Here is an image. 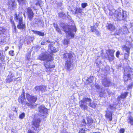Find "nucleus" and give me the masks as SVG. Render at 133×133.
Listing matches in <instances>:
<instances>
[{
    "instance_id": "f257e3e1",
    "label": "nucleus",
    "mask_w": 133,
    "mask_h": 133,
    "mask_svg": "<svg viewBox=\"0 0 133 133\" xmlns=\"http://www.w3.org/2000/svg\"><path fill=\"white\" fill-rule=\"evenodd\" d=\"M38 58L41 60L45 61L44 63V65L46 68L45 71L47 72H51L55 67L54 63L52 61V56L49 52L43 51L39 55Z\"/></svg>"
},
{
    "instance_id": "f03ea898",
    "label": "nucleus",
    "mask_w": 133,
    "mask_h": 133,
    "mask_svg": "<svg viewBox=\"0 0 133 133\" xmlns=\"http://www.w3.org/2000/svg\"><path fill=\"white\" fill-rule=\"evenodd\" d=\"M67 18L68 19V25H66L64 23L61 22L60 23V26L62 28L63 30L67 35H68L73 38L74 37L77 29L74 22L70 18V16L68 15Z\"/></svg>"
},
{
    "instance_id": "7ed1b4c3",
    "label": "nucleus",
    "mask_w": 133,
    "mask_h": 133,
    "mask_svg": "<svg viewBox=\"0 0 133 133\" xmlns=\"http://www.w3.org/2000/svg\"><path fill=\"white\" fill-rule=\"evenodd\" d=\"M127 16L126 11H124L122 9H118L115 11L114 17L116 20L120 21L124 20Z\"/></svg>"
},
{
    "instance_id": "20e7f679",
    "label": "nucleus",
    "mask_w": 133,
    "mask_h": 133,
    "mask_svg": "<svg viewBox=\"0 0 133 133\" xmlns=\"http://www.w3.org/2000/svg\"><path fill=\"white\" fill-rule=\"evenodd\" d=\"M115 107V105L110 104L109 105L108 107L107 108L105 116L106 118L110 121L112 119V112L116 109Z\"/></svg>"
},
{
    "instance_id": "39448f33",
    "label": "nucleus",
    "mask_w": 133,
    "mask_h": 133,
    "mask_svg": "<svg viewBox=\"0 0 133 133\" xmlns=\"http://www.w3.org/2000/svg\"><path fill=\"white\" fill-rule=\"evenodd\" d=\"M131 75H133L132 69L129 66L125 68L123 78L125 82L127 81L128 80L130 79Z\"/></svg>"
},
{
    "instance_id": "423d86ee",
    "label": "nucleus",
    "mask_w": 133,
    "mask_h": 133,
    "mask_svg": "<svg viewBox=\"0 0 133 133\" xmlns=\"http://www.w3.org/2000/svg\"><path fill=\"white\" fill-rule=\"evenodd\" d=\"M38 109L39 113V115L41 117L42 116L43 118H46L47 116L48 109L43 105H40L38 107Z\"/></svg>"
},
{
    "instance_id": "0eeeda50",
    "label": "nucleus",
    "mask_w": 133,
    "mask_h": 133,
    "mask_svg": "<svg viewBox=\"0 0 133 133\" xmlns=\"http://www.w3.org/2000/svg\"><path fill=\"white\" fill-rule=\"evenodd\" d=\"M23 91V93L18 98V101L19 103H21L22 104L29 107L31 104L30 103L27 102L26 101V99L25 96V93Z\"/></svg>"
},
{
    "instance_id": "6e6552de",
    "label": "nucleus",
    "mask_w": 133,
    "mask_h": 133,
    "mask_svg": "<svg viewBox=\"0 0 133 133\" xmlns=\"http://www.w3.org/2000/svg\"><path fill=\"white\" fill-rule=\"evenodd\" d=\"M85 98H83V100L80 101L79 102V105L81 109L83 110H87L88 109V107L87 105V102L84 101Z\"/></svg>"
},
{
    "instance_id": "1a4fd4ad",
    "label": "nucleus",
    "mask_w": 133,
    "mask_h": 133,
    "mask_svg": "<svg viewBox=\"0 0 133 133\" xmlns=\"http://www.w3.org/2000/svg\"><path fill=\"white\" fill-rule=\"evenodd\" d=\"M26 98L29 102L32 103H35L37 98L36 96H31L28 94H26Z\"/></svg>"
},
{
    "instance_id": "9d476101",
    "label": "nucleus",
    "mask_w": 133,
    "mask_h": 133,
    "mask_svg": "<svg viewBox=\"0 0 133 133\" xmlns=\"http://www.w3.org/2000/svg\"><path fill=\"white\" fill-rule=\"evenodd\" d=\"M47 87L45 86L41 85L40 86H36L34 88L35 90L37 92H39L40 91L43 92L46 91Z\"/></svg>"
},
{
    "instance_id": "9b49d317",
    "label": "nucleus",
    "mask_w": 133,
    "mask_h": 133,
    "mask_svg": "<svg viewBox=\"0 0 133 133\" xmlns=\"http://www.w3.org/2000/svg\"><path fill=\"white\" fill-rule=\"evenodd\" d=\"M40 122V118L35 117H34L32 121L33 125L36 128V129H35V128H34V129H36L38 128Z\"/></svg>"
},
{
    "instance_id": "f8f14e48",
    "label": "nucleus",
    "mask_w": 133,
    "mask_h": 133,
    "mask_svg": "<svg viewBox=\"0 0 133 133\" xmlns=\"http://www.w3.org/2000/svg\"><path fill=\"white\" fill-rule=\"evenodd\" d=\"M128 32V30L126 26H124L121 28L119 30H117L116 33L117 35L120 34L127 33Z\"/></svg>"
},
{
    "instance_id": "ddd939ff",
    "label": "nucleus",
    "mask_w": 133,
    "mask_h": 133,
    "mask_svg": "<svg viewBox=\"0 0 133 133\" xmlns=\"http://www.w3.org/2000/svg\"><path fill=\"white\" fill-rule=\"evenodd\" d=\"M84 101L87 102H89V103H87V104L89 106L93 108H95L97 105L96 103H95L92 102V99L89 98H85Z\"/></svg>"
},
{
    "instance_id": "4468645a",
    "label": "nucleus",
    "mask_w": 133,
    "mask_h": 133,
    "mask_svg": "<svg viewBox=\"0 0 133 133\" xmlns=\"http://www.w3.org/2000/svg\"><path fill=\"white\" fill-rule=\"evenodd\" d=\"M26 11L28 17L30 21H31L33 19L34 14L32 9L30 7L27 8Z\"/></svg>"
},
{
    "instance_id": "2eb2a0df",
    "label": "nucleus",
    "mask_w": 133,
    "mask_h": 133,
    "mask_svg": "<svg viewBox=\"0 0 133 133\" xmlns=\"http://www.w3.org/2000/svg\"><path fill=\"white\" fill-rule=\"evenodd\" d=\"M72 57V54L71 53H67L63 54V59L66 61L68 60L71 61Z\"/></svg>"
},
{
    "instance_id": "dca6fc26",
    "label": "nucleus",
    "mask_w": 133,
    "mask_h": 133,
    "mask_svg": "<svg viewBox=\"0 0 133 133\" xmlns=\"http://www.w3.org/2000/svg\"><path fill=\"white\" fill-rule=\"evenodd\" d=\"M54 44V42H52L50 43L48 46L49 48L50 49L51 52L52 53H55L57 52L58 50V48H55L53 46Z\"/></svg>"
},
{
    "instance_id": "f3484780",
    "label": "nucleus",
    "mask_w": 133,
    "mask_h": 133,
    "mask_svg": "<svg viewBox=\"0 0 133 133\" xmlns=\"http://www.w3.org/2000/svg\"><path fill=\"white\" fill-rule=\"evenodd\" d=\"M17 27L18 28L21 30H24L26 28V25L25 23L23 22V21L18 23Z\"/></svg>"
},
{
    "instance_id": "a211bd4d",
    "label": "nucleus",
    "mask_w": 133,
    "mask_h": 133,
    "mask_svg": "<svg viewBox=\"0 0 133 133\" xmlns=\"http://www.w3.org/2000/svg\"><path fill=\"white\" fill-rule=\"evenodd\" d=\"M102 84L105 87H108L110 85V82L108 79L105 78L102 81Z\"/></svg>"
},
{
    "instance_id": "6ab92c4d",
    "label": "nucleus",
    "mask_w": 133,
    "mask_h": 133,
    "mask_svg": "<svg viewBox=\"0 0 133 133\" xmlns=\"http://www.w3.org/2000/svg\"><path fill=\"white\" fill-rule=\"evenodd\" d=\"M15 16V20L18 23L23 21V17L21 14H19L18 15L16 14Z\"/></svg>"
},
{
    "instance_id": "aec40b11",
    "label": "nucleus",
    "mask_w": 133,
    "mask_h": 133,
    "mask_svg": "<svg viewBox=\"0 0 133 133\" xmlns=\"http://www.w3.org/2000/svg\"><path fill=\"white\" fill-rule=\"evenodd\" d=\"M128 92H125L124 93L122 94L120 96H118L117 100L118 101H120L121 99L125 98L128 96Z\"/></svg>"
},
{
    "instance_id": "412c9836",
    "label": "nucleus",
    "mask_w": 133,
    "mask_h": 133,
    "mask_svg": "<svg viewBox=\"0 0 133 133\" xmlns=\"http://www.w3.org/2000/svg\"><path fill=\"white\" fill-rule=\"evenodd\" d=\"M115 50L114 49L109 50V59L110 60H112L114 58V54Z\"/></svg>"
},
{
    "instance_id": "4be33fe9",
    "label": "nucleus",
    "mask_w": 133,
    "mask_h": 133,
    "mask_svg": "<svg viewBox=\"0 0 133 133\" xmlns=\"http://www.w3.org/2000/svg\"><path fill=\"white\" fill-rule=\"evenodd\" d=\"M35 23L39 26L43 27L44 26V22L42 20L37 19L35 21Z\"/></svg>"
},
{
    "instance_id": "5701e85b",
    "label": "nucleus",
    "mask_w": 133,
    "mask_h": 133,
    "mask_svg": "<svg viewBox=\"0 0 133 133\" xmlns=\"http://www.w3.org/2000/svg\"><path fill=\"white\" fill-rule=\"evenodd\" d=\"M71 64V61H66L65 66L66 68L69 71L71 70L70 68Z\"/></svg>"
},
{
    "instance_id": "b1692460",
    "label": "nucleus",
    "mask_w": 133,
    "mask_h": 133,
    "mask_svg": "<svg viewBox=\"0 0 133 133\" xmlns=\"http://www.w3.org/2000/svg\"><path fill=\"white\" fill-rule=\"evenodd\" d=\"M9 7L10 8L11 10H13L15 8L16 5V3L14 1L9 2Z\"/></svg>"
},
{
    "instance_id": "393cba45",
    "label": "nucleus",
    "mask_w": 133,
    "mask_h": 133,
    "mask_svg": "<svg viewBox=\"0 0 133 133\" xmlns=\"http://www.w3.org/2000/svg\"><path fill=\"white\" fill-rule=\"evenodd\" d=\"M34 34L37 35L41 36H44L45 34L44 32H42L39 31H35L34 30H32Z\"/></svg>"
},
{
    "instance_id": "a878e982",
    "label": "nucleus",
    "mask_w": 133,
    "mask_h": 133,
    "mask_svg": "<svg viewBox=\"0 0 133 133\" xmlns=\"http://www.w3.org/2000/svg\"><path fill=\"white\" fill-rule=\"evenodd\" d=\"M13 79V76L12 74L8 75L6 79V83H10L12 82Z\"/></svg>"
},
{
    "instance_id": "bb28decb",
    "label": "nucleus",
    "mask_w": 133,
    "mask_h": 133,
    "mask_svg": "<svg viewBox=\"0 0 133 133\" xmlns=\"http://www.w3.org/2000/svg\"><path fill=\"white\" fill-rule=\"evenodd\" d=\"M95 87L97 89L100 90V91H99V92L100 93L99 94L100 96L101 97L103 96V93L101 92V91L103 92H104V90H103L102 88H101V86L99 85L98 84H96L95 85Z\"/></svg>"
},
{
    "instance_id": "cd10ccee",
    "label": "nucleus",
    "mask_w": 133,
    "mask_h": 133,
    "mask_svg": "<svg viewBox=\"0 0 133 133\" xmlns=\"http://www.w3.org/2000/svg\"><path fill=\"white\" fill-rule=\"evenodd\" d=\"M51 42L49 39H43L41 42V45H45L47 44L48 43H50Z\"/></svg>"
},
{
    "instance_id": "c85d7f7f",
    "label": "nucleus",
    "mask_w": 133,
    "mask_h": 133,
    "mask_svg": "<svg viewBox=\"0 0 133 133\" xmlns=\"http://www.w3.org/2000/svg\"><path fill=\"white\" fill-rule=\"evenodd\" d=\"M101 92L103 93V96L106 94V92L108 93L109 96H110L113 94V93L111 92L108 89H106L104 90V92L101 91Z\"/></svg>"
},
{
    "instance_id": "c756f323",
    "label": "nucleus",
    "mask_w": 133,
    "mask_h": 133,
    "mask_svg": "<svg viewBox=\"0 0 133 133\" xmlns=\"http://www.w3.org/2000/svg\"><path fill=\"white\" fill-rule=\"evenodd\" d=\"M108 25L107 26V28L110 30V31H112L114 30L115 29V27L113 24H108Z\"/></svg>"
},
{
    "instance_id": "7c9ffc66",
    "label": "nucleus",
    "mask_w": 133,
    "mask_h": 133,
    "mask_svg": "<svg viewBox=\"0 0 133 133\" xmlns=\"http://www.w3.org/2000/svg\"><path fill=\"white\" fill-rule=\"evenodd\" d=\"M127 121L128 123L133 125V118L132 116H130L129 117Z\"/></svg>"
},
{
    "instance_id": "2f4dec72",
    "label": "nucleus",
    "mask_w": 133,
    "mask_h": 133,
    "mask_svg": "<svg viewBox=\"0 0 133 133\" xmlns=\"http://www.w3.org/2000/svg\"><path fill=\"white\" fill-rule=\"evenodd\" d=\"M19 4L20 5H23L26 4V0H17Z\"/></svg>"
},
{
    "instance_id": "473e14b6",
    "label": "nucleus",
    "mask_w": 133,
    "mask_h": 133,
    "mask_svg": "<svg viewBox=\"0 0 133 133\" xmlns=\"http://www.w3.org/2000/svg\"><path fill=\"white\" fill-rule=\"evenodd\" d=\"M59 17L63 19H64L66 17V15L64 13L62 12H60L59 13Z\"/></svg>"
},
{
    "instance_id": "72a5a7b5",
    "label": "nucleus",
    "mask_w": 133,
    "mask_h": 133,
    "mask_svg": "<svg viewBox=\"0 0 133 133\" xmlns=\"http://www.w3.org/2000/svg\"><path fill=\"white\" fill-rule=\"evenodd\" d=\"M87 122L89 125H91L93 122L92 119L91 118L88 117L87 118Z\"/></svg>"
},
{
    "instance_id": "f704fd0d",
    "label": "nucleus",
    "mask_w": 133,
    "mask_h": 133,
    "mask_svg": "<svg viewBox=\"0 0 133 133\" xmlns=\"http://www.w3.org/2000/svg\"><path fill=\"white\" fill-rule=\"evenodd\" d=\"M122 48L123 50H125L127 52H130V49L125 45H123L122 46Z\"/></svg>"
},
{
    "instance_id": "c9c22d12",
    "label": "nucleus",
    "mask_w": 133,
    "mask_h": 133,
    "mask_svg": "<svg viewBox=\"0 0 133 133\" xmlns=\"http://www.w3.org/2000/svg\"><path fill=\"white\" fill-rule=\"evenodd\" d=\"M27 38L28 40V41L27 42V44H29L28 42L29 41L30 42H32L33 41L34 39V37L28 36Z\"/></svg>"
},
{
    "instance_id": "e433bc0d",
    "label": "nucleus",
    "mask_w": 133,
    "mask_h": 133,
    "mask_svg": "<svg viewBox=\"0 0 133 133\" xmlns=\"http://www.w3.org/2000/svg\"><path fill=\"white\" fill-rule=\"evenodd\" d=\"M94 79V77L93 76H90L88 78L87 81L89 83H91L92 82Z\"/></svg>"
},
{
    "instance_id": "4c0bfd02",
    "label": "nucleus",
    "mask_w": 133,
    "mask_h": 133,
    "mask_svg": "<svg viewBox=\"0 0 133 133\" xmlns=\"http://www.w3.org/2000/svg\"><path fill=\"white\" fill-rule=\"evenodd\" d=\"M5 31V30L4 28L0 26V34L4 33Z\"/></svg>"
},
{
    "instance_id": "58836bf2",
    "label": "nucleus",
    "mask_w": 133,
    "mask_h": 133,
    "mask_svg": "<svg viewBox=\"0 0 133 133\" xmlns=\"http://www.w3.org/2000/svg\"><path fill=\"white\" fill-rule=\"evenodd\" d=\"M69 42V41L68 40L64 39L63 41V43L64 45H68Z\"/></svg>"
},
{
    "instance_id": "ea45409f",
    "label": "nucleus",
    "mask_w": 133,
    "mask_h": 133,
    "mask_svg": "<svg viewBox=\"0 0 133 133\" xmlns=\"http://www.w3.org/2000/svg\"><path fill=\"white\" fill-rule=\"evenodd\" d=\"M25 114L23 112L19 115V117L21 119H23L25 116Z\"/></svg>"
},
{
    "instance_id": "a19ab883",
    "label": "nucleus",
    "mask_w": 133,
    "mask_h": 133,
    "mask_svg": "<svg viewBox=\"0 0 133 133\" xmlns=\"http://www.w3.org/2000/svg\"><path fill=\"white\" fill-rule=\"evenodd\" d=\"M130 54V52H127V53H125L124 54V58L125 59H128V56Z\"/></svg>"
},
{
    "instance_id": "79ce46f5",
    "label": "nucleus",
    "mask_w": 133,
    "mask_h": 133,
    "mask_svg": "<svg viewBox=\"0 0 133 133\" xmlns=\"http://www.w3.org/2000/svg\"><path fill=\"white\" fill-rule=\"evenodd\" d=\"M91 29L90 30L92 32H94L95 30H96V26L95 25H94V26H91Z\"/></svg>"
},
{
    "instance_id": "37998d69",
    "label": "nucleus",
    "mask_w": 133,
    "mask_h": 133,
    "mask_svg": "<svg viewBox=\"0 0 133 133\" xmlns=\"http://www.w3.org/2000/svg\"><path fill=\"white\" fill-rule=\"evenodd\" d=\"M81 7L83 8H84L88 6V4L87 3H82L81 4Z\"/></svg>"
},
{
    "instance_id": "c03bdc74",
    "label": "nucleus",
    "mask_w": 133,
    "mask_h": 133,
    "mask_svg": "<svg viewBox=\"0 0 133 133\" xmlns=\"http://www.w3.org/2000/svg\"><path fill=\"white\" fill-rule=\"evenodd\" d=\"M76 11H77L78 13H81L82 12V9L79 8H77L76 9Z\"/></svg>"
},
{
    "instance_id": "a18cd8bd",
    "label": "nucleus",
    "mask_w": 133,
    "mask_h": 133,
    "mask_svg": "<svg viewBox=\"0 0 133 133\" xmlns=\"http://www.w3.org/2000/svg\"><path fill=\"white\" fill-rule=\"evenodd\" d=\"M42 3V2L41 1H37V2L36 3L35 5L36 6H39L40 7H41V3Z\"/></svg>"
},
{
    "instance_id": "49530a36",
    "label": "nucleus",
    "mask_w": 133,
    "mask_h": 133,
    "mask_svg": "<svg viewBox=\"0 0 133 133\" xmlns=\"http://www.w3.org/2000/svg\"><path fill=\"white\" fill-rule=\"evenodd\" d=\"M129 25L130 26V29L132 30L133 29V23H130Z\"/></svg>"
},
{
    "instance_id": "de8ad7c7",
    "label": "nucleus",
    "mask_w": 133,
    "mask_h": 133,
    "mask_svg": "<svg viewBox=\"0 0 133 133\" xmlns=\"http://www.w3.org/2000/svg\"><path fill=\"white\" fill-rule=\"evenodd\" d=\"M9 116L10 119L12 120H13L14 119V118L12 114H10L9 115Z\"/></svg>"
},
{
    "instance_id": "09e8293b",
    "label": "nucleus",
    "mask_w": 133,
    "mask_h": 133,
    "mask_svg": "<svg viewBox=\"0 0 133 133\" xmlns=\"http://www.w3.org/2000/svg\"><path fill=\"white\" fill-rule=\"evenodd\" d=\"M79 133H85V129H82L80 130Z\"/></svg>"
},
{
    "instance_id": "8fccbe9b",
    "label": "nucleus",
    "mask_w": 133,
    "mask_h": 133,
    "mask_svg": "<svg viewBox=\"0 0 133 133\" xmlns=\"http://www.w3.org/2000/svg\"><path fill=\"white\" fill-rule=\"evenodd\" d=\"M14 52L13 50H11L9 51V54L11 56H13L14 55Z\"/></svg>"
},
{
    "instance_id": "3c124183",
    "label": "nucleus",
    "mask_w": 133,
    "mask_h": 133,
    "mask_svg": "<svg viewBox=\"0 0 133 133\" xmlns=\"http://www.w3.org/2000/svg\"><path fill=\"white\" fill-rule=\"evenodd\" d=\"M125 131V130L123 128L121 129H120L119 132V133H124Z\"/></svg>"
},
{
    "instance_id": "603ef678",
    "label": "nucleus",
    "mask_w": 133,
    "mask_h": 133,
    "mask_svg": "<svg viewBox=\"0 0 133 133\" xmlns=\"http://www.w3.org/2000/svg\"><path fill=\"white\" fill-rule=\"evenodd\" d=\"M56 31L58 32L59 33H61V31L59 29V28L58 27H57L56 28Z\"/></svg>"
},
{
    "instance_id": "864d4df0",
    "label": "nucleus",
    "mask_w": 133,
    "mask_h": 133,
    "mask_svg": "<svg viewBox=\"0 0 133 133\" xmlns=\"http://www.w3.org/2000/svg\"><path fill=\"white\" fill-rule=\"evenodd\" d=\"M94 32L97 35H99V32L97 31V30H95V31Z\"/></svg>"
},
{
    "instance_id": "5fc2aeb1",
    "label": "nucleus",
    "mask_w": 133,
    "mask_h": 133,
    "mask_svg": "<svg viewBox=\"0 0 133 133\" xmlns=\"http://www.w3.org/2000/svg\"><path fill=\"white\" fill-rule=\"evenodd\" d=\"M120 54V52L119 51H117L116 52V56L117 57H119V55Z\"/></svg>"
},
{
    "instance_id": "6e6d98bb",
    "label": "nucleus",
    "mask_w": 133,
    "mask_h": 133,
    "mask_svg": "<svg viewBox=\"0 0 133 133\" xmlns=\"http://www.w3.org/2000/svg\"><path fill=\"white\" fill-rule=\"evenodd\" d=\"M82 122L83 123L84 125H85L87 124V122H85V120L84 119H83L82 120Z\"/></svg>"
},
{
    "instance_id": "4d7b16f0",
    "label": "nucleus",
    "mask_w": 133,
    "mask_h": 133,
    "mask_svg": "<svg viewBox=\"0 0 133 133\" xmlns=\"http://www.w3.org/2000/svg\"><path fill=\"white\" fill-rule=\"evenodd\" d=\"M54 25L55 29L58 27V25L54 23Z\"/></svg>"
},
{
    "instance_id": "13d9d810",
    "label": "nucleus",
    "mask_w": 133,
    "mask_h": 133,
    "mask_svg": "<svg viewBox=\"0 0 133 133\" xmlns=\"http://www.w3.org/2000/svg\"><path fill=\"white\" fill-rule=\"evenodd\" d=\"M29 107L31 109H33L34 108V107L33 105H32V104H31L29 106Z\"/></svg>"
},
{
    "instance_id": "bf43d9fd",
    "label": "nucleus",
    "mask_w": 133,
    "mask_h": 133,
    "mask_svg": "<svg viewBox=\"0 0 133 133\" xmlns=\"http://www.w3.org/2000/svg\"><path fill=\"white\" fill-rule=\"evenodd\" d=\"M132 86V84H131V85H128V89H129L131 88Z\"/></svg>"
},
{
    "instance_id": "052dcab7",
    "label": "nucleus",
    "mask_w": 133,
    "mask_h": 133,
    "mask_svg": "<svg viewBox=\"0 0 133 133\" xmlns=\"http://www.w3.org/2000/svg\"><path fill=\"white\" fill-rule=\"evenodd\" d=\"M28 133H34L31 130H29L28 132Z\"/></svg>"
},
{
    "instance_id": "680f3d73",
    "label": "nucleus",
    "mask_w": 133,
    "mask_h": 133,
    "mask_svg": "<svg viewBox=\"0 0 133 133\" xmlns=\"http://www.w3.org/2000/svg\"><path fill=\"white\" fill-rule=\"evenodd\" d=\"M27 58L28 60L30 58V56L29 55H28L27 56Z\"/></svg>"
},
{
    "instance_id": "e2e57ef3",
    "label": "nucleus",
    "mask_w": 133,
    "mask_h": 133,
    "mask_svg": "<svg viewBox=\"0 0 133 133\" xmlns=\"http://www.w3.org/2000/svg\"><path fill=\"white\" fill-rule=\"evenodd\" d=\"M95 25L96 26V27H97V26H98V23H95Z\"/></svg>"
},
{
    "instance_id": "0e129e2a",
    "label": "nucleus",
    "mask_w": 133,
    "mask_h": 133,
    "mask_svg": "<svg viewBox=\"0 0 133 133\" xmlns=\"http://www.w3.org/2000/svg\"><path fill=\"white\" fill-rule=\"evenodd\" d=\"M9 48L8 46H7L5 48V50L6 51Z\"/></svg>"
},
{
    "instance_id": "69168bd1",
    "label": "nucleus",
    "mask_w": 133,
    "mask_h": 133,
    "mask_svg": "<svg viewBox=\"0 0 133 133\" xmlns=\"http://www.w3.org/2000/svg\"><path fill=\"white\" fill-rule=\"evenodd\" d=\"M62 133H68V132L66 130H65L63 131Z\"/></svg>"
},
{
    "instance_id": "338daca9",
    "label": "nucleus",
    "mask_w": 133,
    "mask_h": 133,
    "mask_svg": "<svg viewBox=\"0 0 133 133\" xmlns=\"http://www.w3.org/2000/svg\"><path fill=\"white\" fill-rule=\"evenodd\" d=\"M75 13L76 14H77L78 13V12L77 11H76V10L75 11Z\"/></svg>"
},
{
    "instance_id": "774afa93",
    "label": "nucleus",
    "mask_w": 133,
    "mask_h": 133,
    "mask_svg": "<svg viewBox=\"0 0 133 133\" xmlns=\"http://www.w3.org/2000/svg\"><path fill=\"white\" fill-rule=\"evenodd\" d=\"M14 30H15L16 29V26H14Z\"/></svg>"
}]
</instances>
